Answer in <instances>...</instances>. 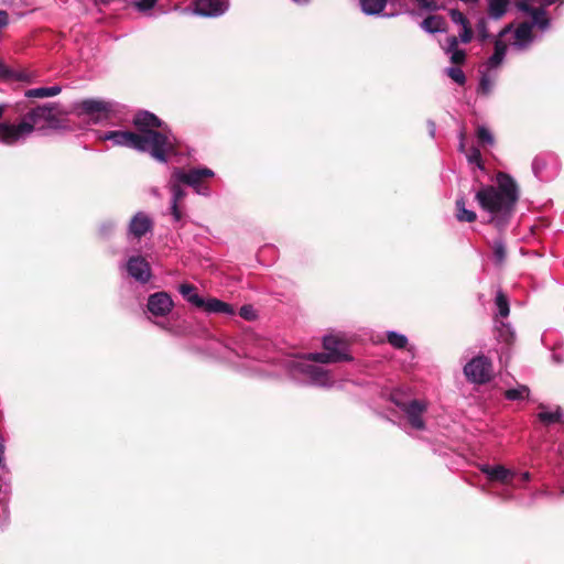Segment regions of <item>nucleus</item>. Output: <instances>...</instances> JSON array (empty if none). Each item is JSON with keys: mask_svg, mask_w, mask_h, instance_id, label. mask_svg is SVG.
I'll return each instance as SVG.
<instances>
[{"mask_svg": "<svg viewBox=\"0 0 564 564\" xmlns=\"http://www.w3.org/2000/svg\"><path fill=\"white\" fill-rule=\"evenodd\" d=\"M562 410L557 408L555 411H541L538 416L539 420L543 423L551 424L555 422H560L562 419Z\"/></svg>", "mask_w": 564, "mask_h": 564, "instance_id": "obj_34", "label": "nucleus"}, {"mask_svg": "<svg viewBox=\"0 0 564 564\" xmlns=\"http://www.w3.org/2000/svg\"><path fill=\"white\" fill-rule=\"evenodd\" d=\"M111 227H112V225H111V224H109V225H102V226H101V228H100V230L104 232V231H106V229H108V228H109V229H111Z\"/></svg>", "mask_w": 564, "mask_h": 564, "instance_id": "obj_50", "label": "nucleus"}, {"mask_svg": "<svg viewBox=\"0 0 564 564\" xmlns=\"http://www.w3.org/2000/svg\"><path fill=\"white\" fill-rule=\"evenodd\" d=\"M199 308H204V311L208 314H224L228 316L236 314V311L231 304L216 297L203 300V304Z\"/></svg>", "mask_w": 564, "mask_h": 564, "instance_id": "obj_20", "label": "nucleus"}, {"mask_svg": "<svg viewBox=\"0 0 564 564\" xmlns=\"http://www.w3.org/2000/svg\"><path fill=\"white\" fill-rule=\"evenodd\" d=\"M393 402L405 414L410 425L415 430H424L425 422L423 414L427 410V403L422 400H411L409 402H401L393 398Z\"/></svg>", "mask_w": 564, "mask_h": 564, "instance_id": "obj_9", "label": "nucleus"}, {"mask_svg": "<svg viewBox=\"0 0 564 564\" xmlns=\"http://www.w3.org/2000/svg\"><path fill=\"white\" fill-rule=\"evenodd\" d=\"M495 304L498 310V316L506 318L510 313L509 301L502 291H498L495 299Z\"/></svg>", "mask_w": 564, "mask_h": 564, "instance_id": "obj_32", "label": "nucleus"}, {"mask_svg": "<svg viewBox=\"0 0 564 564\" xmlns=\"http://www.w3.org/2000/svg\"><path fill=\"white\" fill-rule=\"evenodd\" d=\"M468 162L470 164L477 165L479 170H484V164L481 161V154L480 151L476 148L471 149L469 154L467 155Z\"/></svg>", "mask_w": 564, "mask_h": 564, "instance_id": "obj_41", "label": "nucleus"}, {"mask_svg": "<svg viewBox=\"0 0 564 564\" xmlns=\"http://www.w3.org/2000/svg\"><path fill=\"white\" fill-rule=\"evenodd\" d=\"M427 124H429L430 135H431L432 138H434V137H435V131H436L435 123H434L433 121H431V120H430V121L427 122Z\"/></svg>", "mask_w": 564, "mask_h": 564, "instance_id": "obj_46", "label": "nucleus"}, {"mask_svg": "<svg viewBox=\"0 0 564 564\" xmlns=\"http://www.w3.org/2000/svg\"><path fill=\"white\" fill-rule=\"evenodd\" d=\"M133 124L139 130L137 134H143L149 131H155L154 128H161L162 121L149 111H139L133 118Z\"/></svg>", "mask_w": 564, "mask_h": 564, "instance_id": "obj_17", "label": "nucleus"}, {"mask_svg": "<svg viewBox=\"0 0 564 564\" xmlns=\"http://www.w3.org/2000/svg\"><path fill=\"white\" fill-rule=\"evenodd\" d=\"M4 438L0 435V468H4L3 459H4Z\"/></svg>", "mask_w": 564, "mask_h": 564, "instance_id": "obj_44", "label": "nucleus"}, {"mask_svg": "<svg viewBox=\"0 0 564 564\" xmlns=\"http://www.w3.org/2000/svg\"><path fill=\"white\" fill-rule=\"evenodd\" d=\"M178 291L188 303L196 307L202 306L204 299L196 293L194 285L183 283L180 285Z\"/></svg>", "mask_w": 564, "mask_h": 564, "instance_id": "obj_28", "label": "nucleus"}, {"mask_svg": "<svg viewBox=\"0 0 564 564\" xmlns=\"http://www.w3.org/2000/svg\"><path fill=\"white\" fill-rule=\"evenodd\" d=\"M464 142L462 141L460 144H459V149L463 151L464 150Z\"/></svg>", "mask_w": 564, "mask_h": 564, "instance_id": "obj_54", "label": "nucleus"}, {"mask_svg": "<svg viewBox=\"0 0 564 564\" xmlns=\"http://www.w3.org/2000/svg\"><path fill=\"white\" fill-rule=\"evenodd\" d=\"M261 347L264 349V352L257 354L253 358L267 362L278 361L295 380L324 388L333 386L334 380L332 379L330 372L321 366L311 364L310 361L314 360L310 358V354L303 356L281 355L275 357L271 356L275 352L269 341H262Z\"/></svg>", "mask_w": 564, "mask_h": 564, "instance_id": "obj_3", "label": "nucleus"}, {"mask_svg": "<svg viewBox=\"0 0 564 564\" xmlns=\"http://www.w3.org/2000/svg\"><path fill=\"white\" fill-rule=\"evenodd\" d=\"M361 11L367 15H378L382 13L387 6V0H359Z\"/></svg>", "mask_w": 564, "mask_h": 564, "instance_id": "obj_27", "label": "nucleus"}, {"mask_svg": "<svg viewBox=\"0 0 564 564\" xmlns=\"http://www.w3.org/2000/svg\"><path fill=\"white\" fill-rule=\"evenodd\" d=\"M76 109L79 115L90 117V121L94 123L111 119L115 112L112 102L98 99H85L77 104Z\"/></svg>", "mask_w": 564, "mask_h": 564, "instance_id": "obj_7", "label": "nucleus"}, {"mask_svg": "<svg viewBox=\"0 0 564 564\" xmlns=\"http://www.w3.org/2000/svg\"><path fill=\"white\" fill-rule=\"evenodd\" d=\"M229 9V0H195L194 13L200 17H219Z\"/></svg>", "mask_w": 564, "mask_h": 564, "instance_id": "obj_12", "label": "nucleus"}, {"mask_svg": "<svg viewBox=\"0 0 564 564\" xmlns=\"http://www.w3.org/2000/svg\"><path fill=\"white\" fill-rule=\"evenodd\" d=\"M56 121L55 107L37 106L28 111L18 123H0V142L15 145L24 142L36 129H44Z\"/></svg>", "mask_w": 564, "mask_h": 564, "instance_id": "obj_4", "label": "nucleus"}, {"mask_svg": "<svg viewBox=\"0 0 564 564\" xmlns=\"http://www.w3.org/2000/svg\"><path fill=\"white\" fill-rule=\"evenodd\" d=\"M170 189L172 192L171 214L175 221H180L182 219V213L178 208V203L185 197V191L181 187L180 183L174 180L170 185Z\"/></svg>", "mask_w": 564, "mask_h": 564, "instance_id": "obj_22", "label": "nucleus"}, {"mask_svg": "<svg viewBox=\"0 0 564 564\" xmlns=\"http://www.w3.org/2000/svg\"><path fill=\"white\" fill-rule=\"evenodd\" d=\"M496 78L497 72L491 73L480 69V80L477 88L478 94L488 96L492 91Z\"/></svg>", "mask_w": 564, "mask_h": 564, "instance_id": "obj_26", "label": "nucleus"}, {"mask_svg": "<svg viewBox=\"0 0 564 564\" xmlns=\"http://www.w3.org/2000/svg\"><path fill=\"white\" fill-rule=\"evenodd\" d=\"M4 110H6V106L4 105H0V119L2 118V116L4 113Z\"/></svg>", "mask_w": 564, "mask_h": 564, "instance_id": "obj_52", "label": "nucleus"}, {"mask_svg": "<svg viewBox=\"0 0 564 564\" xmlns=\"http://www.w3.org/2000/svg\"><path fill=\"white\" fill-rule=\"evenodd\" d=\"M323 347L325 349V352L310 354V358H312L315 362L330 364L351 359V357L347 352L348 344L339 335L324 336Z\"/></svg>", "mask_w": 564, "mask_h": 564, "instance_id": "obj_5", "label": "nucleus"}, {"mask_svg": "<svg viewBox=\"0 0 564 564\" xmlns=\"http://www.w3.org/2000/svg\"><path fill=\"white\" fill-rule=\"evenodd\" d=\"M214 175V171L208 167L192 169L187 172L176 167L172 173V180L193 187L198 195L208 196L210 191L204 184V180L212 178Z\"/></svg>", "mask_w": 564, "mask_h": 564, "instance_id": "obj_6", "label": "nucleus"}, {"mask_svg": "<svg viewBox=\"0 0 564 564\" xmlns=\"http://www.w3.org/2000/svg\"><path fill=\"white\" fill-rule=\"evenodd\" d=\"M506 245L503 240H496L494 243V259L496 264L501 265L506 260Z\"/></svg>", "mask_w": 564, "mask_h": 564, "instance_id": "obj_35", "label": "nucleus"}, {"mask_svg": "<svg viewBox=\"0 0 564 564\" xmlns=\"http://www.w3.org/2000/svg\"><path fill=\"white\" fill-rule=\"evenodd\" d=\"M3 521L8 518V505L4 502L1 505Z\"/></svg>", "mask_w": 564, "mask_h": 564, "instance_id": "obj_47", "label": "nucleus"}, {"mask_svg": "<svg viewBox=\"0 0 564 564\" xmlns=\"http://www.w3.org/2000/svg\"><path fill=\"white\" fill-rule=\"evenodd\" d=\"M156 2H158V0H135L134 7L140 12H147V11L151 10L152 8H154Z\"/></svg>", "mask_w": 564, "mask_h": 564, "instance_id": "obj_43", "label": "nucleus"}, {"mask_svg": "<svg viewBox=\"0 0 564 564\" xmlns=\"http://www.w3.org/2000/svg\"><path fill=\"white\" fill-rule=\"evenodd\" d=\"M496 180L497 186L482 185L477 191L475 198L481 209L489 214V223L502 230L512 216L519 192L510 175L499 172Z\"/></svg>", "mask_w": 564, "mask_h": 564, "instance_id": "obj_1", "label": "nucleus"}, {"mask_svg": "<svg viewBox=\"0 0 564 564\" xmlns=\"http://www.w3.org/2000/svg\"><path fill=\"white\" fill-rule=\"evenodd\" d=\"M2 69H3V65H2V63H0V74L2 73Z\"/></svg>", "mask_w": 564, "mask_h": 564, "instance_id": "obj_55", "label": "nucleus"}, {"mask_svg": "<svg viewBox=\"0 0 564 564\" xmlns=\"http://www.w3.org/2000/svg\"><path fill=\"white\" fill-rule=\"evenodd\" d=\"M555 2V0H543L544 6H551Z\"/></svg>", "mask_w": 564, "mask_h": 564, "instance_id": "obj_51", "label": "nucleus"}, {"mask_svg": "<svg viewBox=\"0 0 564 564\" xmlns=\"http://www.w3.org/2000/svg\"><path fill=\"white\" fill-rule=\"evenodd\" d=\"M113 145L128 147L140 152H149L153 159L167 163L169 155L175 152V138L171 131H149L137 134L132 131H108L98 135Z\"/></svg>", "mask_w": 564, "mask_h": 564, "instance_id": "obj_2", "label": "nucleus"}, {"mask_svg": "<svg viewBox=\"0 0 564 564\" xmlns=\"http://www.w3.org/2000/svg\"><path fill=\"white\" fill-rule=\"evenodd\" d=\"M147 306L152 315L164 317L171 313L174 303L170 294L162 291L151 294Z\"/></svg>", "mask_w": 564, "mask_h": 564, "instance_id": "obj_13", "label": "nucleus"}, {"mask_svg": "<svg viewBox=\"0 0 564 564\" xmlns=\"http://www.w3.org/2000/svg\"><path fill=\"white\" fill-rule=\"evenodd\" d=\"M488 19H489L488 17L487 18L481 17L478 19V21L476 23V36L480 43H485L486 41L491 39L489 29H488Z\"/></svg>", "mask_w": 564, "mask_h": 564, "instance_id": "obj_31", "label": "nucleus"}, {"mask_svg": "<svg viewBox=\"0 0 564 564\" xmlns=\"http://www.w3.org/2000/svg\"><path fill=\"white\" fill-rule=\"evenodd\" d=\"M509 0H487L488 18L501 19L508 11Z\"/></svg>", "mask_w": 564, "mask_h": 564, "instance_id": "obj_25", "label": "nucleus"}, {"mask_svg": "<svg viewBox=\"0 0 564 564\" xmlns=\"http://www.w3.org/2000/svg\"><path fill=\"white\" fill-rule=\"evenodd\" d=\"M446 75L456 84L463 86L466 83L465 73L459 67H448L445 69Z\"/></svg>", "mask_w": 564, "mask_h": 564, "instance_id": "obj_37", "label": "nucleus"}, {"mask_svg": "<svg viewBox=\"0 0 564 564\" xmlns=\"http://www.w3.org/2000/svg\"><path fill=\"white\" fill-rule=\"evenodd\" d=\"M530 478H531V475H530L529 471H524V473L521 474V480L529 481Z\"/></svg>", "mask_w": 564, "mask_h": 564, "instance_id": "obj_48", "label": "nucleus"}, {"mask_svg": "<svg viewBox=\"0 0 564 564\" xmlns=\"http://www.w3.org/2000/svg\"><path fill=\"white\" fill-rule=\"evenodd\" d=\"M420 26L427 33H442L446 31V21L441 15H429L421 22Z\"/></svg>", "mask_w": 564, "mask_h": 564, "instance_id": "obj_24", "label": "nucleus"}, {"mask_svg": "<svg viewBox=\"0 0 564 564\" xmlns=\"http://www.w3.org/2000/svg\"><path fill=\"white\" fill-rule=\"evenodd\" d=\"M417 7L425 11H436L440 9L436 0H416Z\"/></svg>", "mask_w": 564, "mask_h": 564, "instance_id": "obj_42", "label": "nucleus"}, {"mask_svg": "<svg viewBox=\"0 0 564 564\" xmlns=\"http://www.w3.org/2000/svg\"><path fill=\"white\" fill-rule=\"evenodd\" d=\"M456 208H457L456 217L459 221L473 223L476 220V218H477L476 213L474 210L467 209L465 207L464 197H459L456 200Z\"/></svg>", "mask_w": 564, "mask_h": 564, "instance_id": "obj_30", "label": "nucleus"}, {"mask_svg": "<svg viewBox=\"0 0 564 564\" xmlns=\"http://www.w3.org/2000/svg\"><path fill=\"white\" fill-rule=\"evenodd\" d=\"M62 91L61 86H51V87H39L32 88L25 91V97L28 98H47L54 97Z\"/></svg>", "mask_w": 564, "mask_h": 564, "instance_id": "obj_29", "label": "nucleus"}, {"mask_svg": "<svg viewBox=\"0 0 564 564\" xmlns=\"http://www.w3.org/2000/svg\"><path fill=\"white\" fill-rule=\"evenodd\" d=\"M533 2H535V0H519L517 4L525 3L527 6H532Z\"/></svg>", "mask_w": 564, "mask_h": 564, "instance_id": "obj_49", "label": "nucleus"}, {"mask_svg": "<svg viewBox=\"0 0 564 564\" xmlns=\"http://www.w3.org/2000/svg\"><path fill=\"white\" fill-rule=\"evenodd\" d=\"M239 315L246 321H254L257 318V312L250 304H246L240 307Z\"/></svg>", "mask_w": 564, "mask_h": 564, "instance_id": "obj_40", "label": "nucleus"}, {"mask_svg": "<svg viewBox=\"0 0 564 564\" xmlns=\"http://www.w3.org/2000/svg\"><path fill=\"white\" fill-rule=\"evenodd\" d=\"M295 3H300V4H303V3H306L308 2L310 0H293Z\"/></svg>", "mask_w": 564, "mask_h": 564, "instance_id": "obj_53", "label": "nucleus"}, {"mask_svg": "<svg viewBox=\"0 0 564 564\" xmlns=\"http://www.w3.org/2000/svg\"><path fill=\"white\" fill-rule=\"evenodd\" d=\"M513 32V43L512 46L517 50H524L530 46V44L533 42V35H532V24L529 22H522L520 23Z\"/></svg>", "mask_w": 564, "mask_h": 564, "instance_id": "obj_18", "label": "nucleus"}, {"mask_svg": "<svg viewBox=\"0 0 564 564\" xmlns=\"http://www.w3.org/2000/svg\"><path fill=\"white\" fill-rule=\"evenodd\" d=\"M448 15L453 23L462 28L457 39L464 44L469 43L473 39V31L465 14L457 9H451Z\"/></svg>", "mask_w": 564, "mask_h": 564, "instance_id": "obj_19", "label": "nucleus"}, {"mask_svg": "<svg viewBox=\"0 0 564 564\" xmlns=\"http://www.w3.org/2000/svg\"><path fill=\"white\" fill-rule=\"evenodd\" d=\"M458 42L459 40L456 36H448L444 48L449 54L451 62L456 65L463 64L466 59V52L458 48Z\"/></svg>", "mask_w": 564, "mask_h": 564, "instance_id": "obj_23", "label": "nucleus"}, {"mask_svg": "<svg viewBox=\"0 0 564 564\" xmlns=\"http://www.w3.org/2000/svg\"><path fill=\"white\" fill-rule=\"evenodd\" d=\"M9 17L8 13L3 10H0V28H3L8 24Z\"/></svg>", "mask_w": 564, "mask_h": 564, "instance_id": "obj_45", "label": "nucleus"}, {"mask_svg": "<svg viewBox=\"0 0 564 564\" xmlns=\"http://www.w3.org/2000/svg\"><path fill=\"white\" fill-rule=\"evenodd\" d=\"M153 228L152 219L143 212L137 213L129 223L128 232L140 239Z\"/></svg>", "mask_w": 564, "mask_h": 564, "instance_id": "obj_15", "label": "nucleus"}, {"mask_svg": "<svg viewBox=\"0 0 564 564\" xmlns=\"http://www.w3.org/2000/svg\"><path fill=\"white\" fill-rule=\"evenodd\" d=\"M532 171L541 181L551 180L556 173V160L551 154L535 156L532 162Z\"/></svg>", "mask_w": 564, "mask_h": 564, "instance_id": "obj_14", "label": "nucleus"}, {"mask_svg": "<svg viewBox=\"0 0 564 564\" xmlns=\"http://www.w3.org/2000/svg\"><path fill=\"white\" fill-rule=\"evenodd\" d=\"M498 330L499 337L502 338L507 344L513 340L514 334L509 324L501 322Z\"/></svg>", "mask_w": 564, "mask_h": 564, "instance_id": "obj_39", "label": "nucleus"}, {"mask_svg": "<svg viewBox=\"0 0 564 564\" xmlns=\"http://www.w3.org/2000/svg\"><path fill=\"white\" fill-rule=\"evenodd\" d=\"M477 138L479 142L484 144L494 145L495 143V138L491 131L485 126H479L477 128Z\"/></svg>", "mask_w": 564, "mask_h": 564, "instance_id": "obj_38", "label": "nucleus"}, {"mask_svg": "<svg viewBox=\"0 0 564 564\" xmlns=\"http://www.w3.org/2000/svg\"><path fill=\"white\" fill-rule=\"evenodd\" d=\"M126 269L131 278L142 284L148 283L152 276L150 263L141 256L130 257Z\"/></svg>", "mask_w": 564, "mask_h": 564, "instance_id": "obj_11", "label": "nucleus"}, {"mask_svg": "<svg viewBox=\"0 0 564 564\" xmlns=\"http://www.w3.org/2000/svg\"><path fill=\"white\" fill-rule=\"evenodd\" d=\"M481 473H484L489 480L492 481H500L502 484H509V478L513 476V473L503 467L502 465H481L480 467Z\"/></svg>", "mask_w": 564, "mask_h": 564, "instance_id": "obj_21", "label": "nucleus"}, {"mask_svg": "<svg viewBox=\"0 0 564 564\" xmlns=\"http://www.w3.org/2000/svg\"><path fill=\"white\" fill-rule=\"evenodd\" d=\"M517 8L532 18V22L530 23L532 24V28L536 26L543 32L549 30L551 21L547 18L544 8H534L533 6H527L525 3L517 4Z\"/></svg>", "mask_w": 564, "mask_h": 564, "instance_id": "obj_16", "label": "nucleus"}, {"mask_svg": "<svg viewBox=\"0 0 564 564\" xmlns=\"http://www.w3.org/2000/svg\"><path fill=\"white\" fill-rule=\"evenodd\" d=\"M530 390L525 386L509 389L505 392L506 399L510 401L523 400L529 397Z\"/></svg>", "mask_w": 564, "mask_h": 564, "instance_id": "obj_33", "label": "nucleus"}, {"mask_svg": "<svg viewBox=\"0 0 564 564\" xmlns=\"http://www.w3.org/2000/svg\"><path fill=\"white\" fill-rule=\"evenodd\" d=\"M464 375L471 383L481 384L490 381L492 376L491 360L484 355L474 357L465 365Z\"/></svg>", "mask_w": 564, "mask_h": 564, "instance_id": "obj_8", "label": "nucleus"}, {"mask_svg": "<svg viewBox=\"0 0 564 564\" xmlns=\"http://www.w3.org/2000/svg\"><path fill=\"white\" fill-rule=\"evenodd\" d=\"M388 341L398 349L404 348L408 344V338L397 332H388Z\"/></svg>", "mask_w": 564, "mask_h": 564, "instance_id": "obj_36", "label": "nucleus"}, {"mask_svg": "<svg viewBox=\"0 0 564 564\" xmlns=\"http://www.w3.org/2000/svg\"><path fill=\"white\" fill-rule=\"evenodd\" d=\"M512 31V24L506 25L503 29H501L496 36L494 41L495 51L491 56L488 57V59L485 63L484 70L487 72H497V68L501 65L506 57L508 45L505 41L506 35L511 33Z\"/></svg>", "mask_w": 564, "mask_h": 564, "instance_id": "obj_10", "label": "nucleus"}]
</instances>
